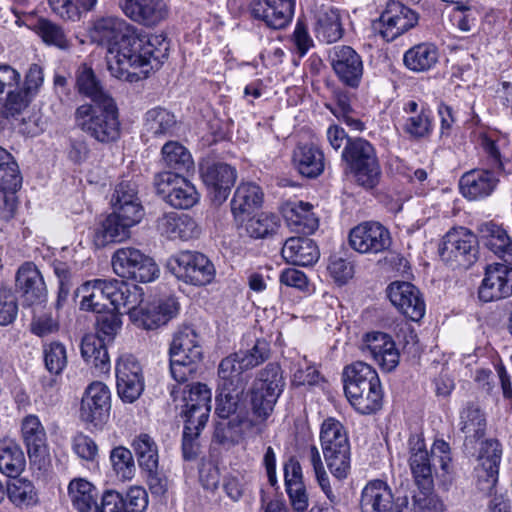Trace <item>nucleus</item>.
Wrapping results in <instances>:
<instances>
[{
    "instance_id": "2eb2a0df",
    "label": "nucleus",
    "mask_w": 512,
    "mask_h": 512,
    "mask_svg": "<svg viewBox=\"0 0 512 512\" xmlns=\"http://www.w3.org/2000/svg\"><path fill=\"white\" fill-rule=\"evenodd\" d=\"M270 356V344L265 339H257L252 348L239 351L224 358L218 367L219 378L233 376L243 378V372L252 369Z\"/></svg>"
},
{
    "instance_id": "2f4dec72",
    "label": "nucleus",
    "mask_w": 512,
    "mask_h": 512,
    "mask_svg": "<svg viewBox=\"0 0 512 512\" xmlns=\"http://www.w3.org/2000/svg\"><path fill=\"white\" fill-rule=\"evenodd\" d=\"M16 288L28 304L41 303L47 293L43 276L31 262H26L19 267L16 274Z\"/></svg>"
},
{
    "instance_id": "b1692460",
    "label": "nucleus",
    "mask_w": 512,
    "mask_h": 512,
    "mask_svg": "<svg viewBox=\"0 0 512 512\" xmlns=\"http://www.w3.org/2000/svg\"><path fill=\"white\" fill-rule=\"evenodd\" d=\"M409 466L419 489L432 490L433 467L431 456L426 448L424 439L420 435H412L409 438Z\"/></svg>"
},
{
    "instance_id": "20e7f679",
    "label": "nucleus",
    "mask_w": 512,
    "mask_h": 512,
    "mask_svg": "<svg viewBox=\"0 0 512 512\" xmlns=\"http://www.w3.org/2000/svg\"><path fill=\"white\" fill-rule=\"evenodd\" d=\"M320 443L325 462L337 479H344L350 471V444L344 426L334 418L324 420Z\"/></svg>"
},
{
    "instance_id": "ddd939ff",
    "label": "nucleus",
    "mask_w": 512,
    "mask_h": 512,
    "mask_svg": "<svg viewBox=\"0 0 512 512\" xmlns=\"http://www.w3.org/2000/svg\"><path fill=\"white\" fill-rule=\"evenodd\" d=\"M131 321L138 327L153 330L174 318L179 312V303L173 297L161 299L156 303L126 307Z\"/></svg>"
},
{
    "instance_id": "f03ea898",
    "label": "nucleus",
    "mask_w": 512,
    "mask_h": 512,
    "mask_svg": "<svg viewBox=\"0 0 512 512\" xmlns=\"http://www.w3.org/2000/svg\"><path fill=\"white\" fill-rule=\"evenodd\" d=\"M82 294L81 309L97 314L106 310H117L133 307L143 302L142 288L123 280L95 279L84 283L79 289Z\"/></svg>"
},
{
    "instance_id": "6ab92c4d",
    "label": "nucleus",
    "mask_w": 512,
    "mask_h": 512,
    "mask_svg": "<svg viewBox=\"0 0 512 512\" xmlns=\"http://www.w3.org/2000/svg\"><path fill=\"white\" fill-rule=\"evenodd\" d=\"M329 58L333 71L345 85L356 88L363 75L360 55L350 46L338 45L331 49Z\"/></svg>"
},
{
    "instance_id": "3c124183",
    "label": "nucleus",
    "mask_w": 512,
    "mask_h": 512,
    "mask_svg": "<svg viewBox=\"0 0 512 512\" xmlns=\"http://www.w3.org/2000/svg\"><path fill=\"white\" fill-rule=\"evenodd\" d=\"M459 426L465 441L473 443L485 435L486 419L479 407L470 403L460 414Z\"/></svg>"
},
{
    "instance_id": "e2e57ef3",
    "label": "nucleus",
    "mask_w": 512,
    "mask_h": 512,
    "mask_svg": "<svg viewBox=\"0 0 512 512\" xmlns=\"http://www.w3.org/2000/svg\"><path fill=\"white\" fill-rule=\"evenodd\" d=\"M110 460L117 476L122 480H130L133 478L136 468L132 452L119 446L114 448L110 454Z\"/></svg>"
},
{
    "instance_id": "c9c22d12",
    "label": "nucleus",
    "mask_w": 512,
    "mask_h": 512,
    "mask_svg": "<svg viewBox=\"0 0 512 512\" xmlns=\"http://www.w3.org/2000/svg\"><path fill=\"white\" fill-rule=\"evenodd\" d=\"M148 506V495L142 487H132L125 499L116 491L104 493V512H144Z\"/></svg>"
},
{
    "instance_id": "13d9d810",
    "label": "nucleus",
    "mask_w": 512,
    "mask_h": 512,
    "mask_svg": "<svg viewBox=\"0 0 512 512\" xmlns=\"http://www.w3.org/2000/svg\"><path fill=\"white\" fill-rule=\"evenodd\" d=\"M34 31L47 45H52L62 50L70 47V42L63 29L50 20L39 19L34 25Z\"/></svg>"
},
{
    "instance_id": "4c0bfd02",
    "label": "nucleus",
    "mask_w": 512,
    "mask_h": 512,
    "mask_svg": "<svg viewBox=\"0 0 512 512\" xmlns=\"http://www.w3.org/2000/svg\"><path fill=\"white\" fill-rule=\"evenodd\" d=\"M295 169L307 178H316L324 171V154L313 144H299L292 155Z\"/></svg>"
},
{
    "instance_id": "864d4df0",
    "label": "nucleus",
    "mask_w": 512,
    "mask_h": 512,
    "mask_svg": "<svg viewBox=\"0 0 512 512\" xmlns=\"http://www.w3.org/2000/svg\"><path fill=\"white\" fill-rule=\"evenodd\" d=\"M366 390L358 392L357 395L346 396L350 404L360 414L367 415L378 411L382 406L383 391L380 380L367 385Z\"/></svg>"
},
{
    "instance_id": "f3484780",
    "label": "nucleus",
    "mask_w": 512,
    "mask_h": 512,
    "mask_svg": "<svg viewBox=\"0 0 512 512\" xmlns=\"http://www.w3.org/2000/svg\"><path fill=\"white\" fill-rule=\"evenodd\" d=\"M116 386L122 400L132 403L139 398L143 389L142 368L130 354L122 355L116 363Z\"/></svg>"
},
{
    "instance_id": "dca6fc26",
    "label": "nucleus",
    "mask_w": 512,
    "mask_h": 512,
    "mask_svg": "<svg viewBox=\"0 0 512 512\" xmlns=\"http://www.w3.org/2000/svg\"><path fill=\"white\" fill-rule=\"evenodd\" d=\"M200 173L213 203L225 202L236 181V169L224 162H208L201 166Z\"/></svg>"
},
{
    "instance_id": "9d476101",
    "label": "nucleus",
    "mask_w": 512,
    "mask_h": 512,
    "mask_svg": "<svg viewBox=\"0 0 512 512\" xmlns=\"http://www.w3.org/2000/svg\"><path fill=\"white\" fill-rule=\"evenodd\" d=\"M154 184L163 200L176 209H189L198 202L196 188L182 175L160 172L155 176Z\"/></svg>"
},
{
    "instance_id": "1a4fd4ad",
    "label": "nucleus",
    "mask_w": 512,
    "mask_h": 512,
    "mask_svg": "<svg viewBox=\"0 0 512 512\" xmlns=\"http://www.w3.org/2000/svg\"><path fill=\"white\" fill-rule=\"evenodd\" d=\"M168 267L178 279L196 286L210 283L215 276L213 263L199 252L182 251L169 260Z\"/></svg>"
},
{
    "instance_id": "cd10ccee",
    "label": "nucleus",
    "mask_w": 512,
    "mask_h": 512,
    "mask_svg": "<svg viewBox=\"0 0 512 512\" xmlns=\"http://www.w3.org/2000/svg\"><path fill=\"white\" fill-rule=\"evenodd\" d=\"M246 381L244 378L228 376L220 378L217 397L216 413L220 419H228L239 413H246L240 407V399L244 392Z\"/></svg>"
},
{
    "instance_id": "a878e982",
    "label": "nucleus",
    "mask_w": 512,
    "mask_h": 512,
    "mask_svg": "<svg viewBox=\"0 0 512 512\" xmlns=\"http://www.w3.org/2000/svg\"><path fill=\"white\" fill-rule=\"evenodd\" d=\"M156 229L160 235L171 239L184 241L198 238L201 228L197 222L187 214L165 212L156 219Z\"/></svg>"
},
{
    "instance_id": "5701e85b",
    "label": "nucleus",
    "mask_w": 512,
    "mask_h": 512,
    "mask_svg": "<svg viewBox=\"0 0 512 512\" xmlns=\"http://www.w3.org/2000/svg\"><path fill=\"white\" fill-rule=\"evenodd\" d=\"M511 295L512 268L500 263L488 265L485 277L479 288V298L484 302H490Z\"/></svg>"
},
{
    "instance_id": "603ef678",
    "label": "nucleus",
    "mask_w": 512,
    "mask_h": 512,
    "mask_svg": "<svg viewBox=\"0 0 512 512\" xmlns=\"http://www.w3.org/2000/svg\"><path fill=\"white\" fill-rule=\"evenodd\" d=\"M315 32L319 39L332 43L342 37V27L337 10L327 7L316 14Z\"/></svg>"
},
{
    "instance_id": "72a5a7b5",
    "label": "nucleus",
    "mask_w": 512,
    "mask_h": 512,
    "mask_svg": "<svg viewBox=\"0 0 512 512\" xmlns=\"http://www.w3.org/2000/svg\"><path fill=\"white\" fill-rule=\"evenodd\" d=\"M497 171L477 169L465 173L460 179V189L464 197L475 200L490 195L497 186Z\"/></svg>"
},
{
    "instance_id": "c756f323",
    "label": "nucleus",
    "mask_w": 512,
    "mask_h": 512,
    "mask_svg": "<svg viewBox=\"0 0 512 512\" xmlns=\"http://www.w3.org/2000/svg\"><path fill=\"white\" fill-rule=\"evenodd\" d=\"M477 232L484 246L506 263L512 264V240L502 225L494 221L481 222Z\"/></svg>"
},
{
    "instance_id": "473e14b6",
    "label": "nucleus",
    "mask_w": 512,
    "mask_h": 512,
    "mask_svg": "<svg viewBox=\"0 0 512 512\" xmlns=\"http://www.w3.org/2000/svg\"><path fill=\"white\" fill-rule=\"evenodd\" d=\"M263 193L254 183H241L231 200V212L239 224H243L261 206Z\"/></svg>"
},
{
    "instance_id": "f704fd0d",
    "label": "nucleus",
    "mask_w": 512,
    "mask_h": 512,
    "mask_svg": "<svg viewBox=\"0 0 512 512\" xmlns=\"http://www.w3.org/2000/svg\"><path fill=\"white\" fill-rule=\"evenodd\" d=\"M313 206L303 201H288L281 207L287 225L297 233L310 234L318 227Z\"/></svg>"
},
{
    "instance_id": "a19ab883",
    "label": "nucleus",
    "mask_w": 512,
    "mask_h": 512,
    "mask_svg": "<svg viewBox=\"0 0 512 512\" xmlns=\"http://www.w3.org/2000/svg\"><path fill=\"white\" fill-rule=\"evenodd\" d=\"M75 86L79 94L89 98L90 103H101L113 99L104 89L101 80L87 64H81L75 73Z\"/></svg>"
},
{
    "instance_id": "0eeeda50",
    "label": "nucleus",
    "mask_w": 512,
    "mask_h": 512,
    "mask_svg": "<svg viewBox=\"0 0 512 512\" xmlns=\"http://www.w3.org/2000/svg\"><path fill=\"white\" fill-rule=\"evenodd\" d=\"M111 264L113 271L121 278L143 283L153 281L159 272L157 264L151 257L132 247L116 250Z\"/></svg>"
},
{
    "instance_id": "79ce46f5",
    "label": "nucleus",
    "mask_w": 512,
    "mask_h": 512,
    "mask_svg": "<svg viewBox=\"0 0 512 512\" xmlns=\"http://www.w3.org/2000/svg\"><path fill=\"white\" fill-rule=\"evenodd\" d=\"M161 162L173 170L172 174L182 175L194 169V161L188 149L177 141H168L161 149Z\"/></svg>"
},
{
    "instance_id": "423d86ee",
    "label": "nucleus",
    "mask_w": 512,
    "mask_h": 512,
    "mask_svg": "<svg viewBox=\"0 0 512 512\" xmlns=\"http://www.w3.org/2000/svg\"><path fill=\"white\" fill-rule=\"evenodd\" d=\"M342 159L360 185L372 188L377 184L380 167L375 150L367 140H349L342 152Z\"/></svg>"
},
{
    "instance_id": "bb28decb",
    "label": "nucleus",
    "mask_w": 512,
    "mask_h": 512,
    "mask_svg": "<svg viewBox=\"0 0 512 512\" xmlns=\"http://www.w3.org/2000/svg\"><path fill=\"white\" fill-rule=\"evenodd\" d=\"M119 4L127 17L146 26H155L168 15L163 0H120Z\"/></svg>"
},
{
    "instance_id": "c85d7f7f",
    "label": "nucleus",
    "mask_w": 512,
    "mask_h": 512,
    "mask_svg": "<svg viewBox=\"0 0 512 512\" xmlns=\"http://www.w3.org/2000/svg\"><path fill=\"white\" fill-rule=\"evenodd\" d=\"M211 396V390L206 384H191L183 397L185 404L182 414L185 417V421L206 424L211 410Z\"/></svg>"
},
{
    "instance_id": "ea45409f",
    "label": "nucleus",
    "mask_w": 512,
    "mask_h": 512,
    "mask_svg": "<svg viewBox=\"0 0 512 512\" xmlns=\"http://www.w3.org/2000/svg\"><path fill=\"white\" fill-rule=\"evenodd\" d=\"M379 376L375 369L365 362L357 361L347 365L343 371V382L345 395L353 394L354 396L363 390L367 385L377 382Z\"/></svg>"
},
{
    "instance_id": "69168bd1",
    "label": "nucleus",
    "mask_w": 512,
    "mask_h": 512,
    "mask_svg": "<svg viewBox=\"0 0 512 512\" xmlns=\"http://www.w3.org/2000/svg\"><path fill=\"white\" fill-rule=\"evenodd\" d=\"M431 490L420 489L413 496L411 507L405 512H443L445 505L440 497L430 492Z\"/></svg>"
},
{
    "instance_id": "338daca9",
    "label": "nucleus",
    "mask_w": 512,
    "mask_h": 512,
    "mask_svg": "<svg viewBox=\"0 0 512 512\" xmlns=\"http://www.w3.org/2000/svg\"><path fill=\"white\" fill-rule=\"evenodd\" d=\"M12 502L17 505H33L37 502V494L33 484L26 479H15L8 488Z\"/></svg>"
},
{
    "instance_id": "bf43d9fd",
    "label": "nucleus",
    "mask_w": 512,
    "mask_h": 512,
    "mask_svg": "<svg viewBox=\"0 0 512 512\" xmlns=\"http://www.w3.org/2000/svg\"><path fill=\"white\" fill-rule=\"evenodd\" d=\"M245 222V230L252 238H264L274 233L279 226L278 217L266 213L254 217L249 216Z\"/></svg>"
},
{
    "instance_id": "37998d69",
    "label": "nucleus",
    "mask_w": 512,
    "mask_h": 512,
    "mask_svg": "<svg viewBox=\"0 0 512 512\" xmlns=\"http://www.w3.org/2000/svg\"><path fill=\"white\" fill-rule=\"evenodd\" d=\"M186 356L188 359L201 360L203 356L199 337L195 330L185 326L175 332L169 348V356Z\"/></svg>"
},
{
    "instance_id": "5fc2aeb1",
    "label": "nucleus",
    "mask_w": 512,
    "mask_h": 512,
    "mask_svg": "<svg viewBox=\"0 0 512 512\" xmlns=\"http://www.w3.org/2000/svg\"><path fill=\"white\" fill-rule=\"evenodd\" d=\"M132 448L141 471L159 466L158 447L146 433H141L132 441Z\"/></svg>"
},
{
    "instance_id": "aec40b11",
    "label": "nucleus",
    "mask_w": 512,
    "mask_h": 512,
    "mask_svg": "<svg viewBox=\"0 0 512 512\" xmlns=\"http://www.w3.org/2000/svg\"><path fill=\"white\" fill-rule=\"evenodd\" d=\"M391 303L407 318L419 321L425 314V303L419 290L410 282H393L387 288Z\"/></svg>"
},
{
    "instance_id": "4d7b16f0",
    "label": "nucleus",
    "mask_w": 512,
    "mask_h": 512,
    "mask_svg": "<svg viewBox=\"0 0 512 512\" xmlns=\"http://www.w3.org/2000/svg\"><path fill=\"white\" fill-rule=\"evenodd\" d=\"M21 183L22 177L14 157L0 147V190L16 192Z\"/></svg>"
},
{
    "instance_id": "0e129e2a",
    "label": "nucleus",
    "mask_w": 512,
    "mask_h": 512,
    "mask_svg": "<svg viewBox=\"0 0 512 512\" xmlns=\"http://www.w3.org/2000/svg\"><path fill=\"white\" fill-rule=\"evenodd\" d=\"M170 373L172 378L178 383H184L192 379L201 360L188 359L186 356H169Z\"/></svg>"
},
{
    "instance_id": "4468645a",
    "label": "nucleus",
    "mask_w": 512,
    "mask_h": 512,
    "mask_svg": "<svg viewBox=\"0 0 512 512\" xmlns=\"http://www.w3.org/2000/svg\"><path fill=\"white\" fill-rule=\"evenodd\" d=\"M389 230L381 223L366 221L358 224L349 233L350 246L359 253L378 254L391 246Z\"/></svg>"
},
{
    "instance_id": "412c9836",
    "label": "nucleus",
    "mask_w": 512,
    "mask_h": 512,
    "mask_svg": "<svg viewBox=\"0 0 512 512\" xmlns=\"http://www.w3.org/2000/svg\"><path fill=\"white\" fill-rule=\"evenodd\" d=\"M110 392L102 382H93L82 398L80 416L85 422L102 425L109 415Z\"/></svg>"
},
{
    "instance_id": "9b49d317",
    "label": "nucleus",
    "mask_w": 512,
    "mask_h": 512,
    "mask_svg": "<svg viewBox=\"0 0 512 512\" xmlns=\"http://www.w3.org/2000/svg\"><path fill=\"white\" fill-rule=\"evenodd\" d=\"M361 512H405L409 509L407 496L394 498L390 487L381 480L366 484L361 493Z\"/></svg>"
},
{
    "instance_id": "6e6552de",
    "label": "nucleus",
    "mask_w": 512,
    "mask_h": 512,
    "mask_svg": "<svg viewBox=\"0 0 512 512\" xmlns=\"http://www.w3.org/2000/svg\"><path fill=\"white\" fill-rule=\"evenodd\" d=\"M477 237L464 227L450 230L440 249L441 258L453 267L467 269L477 259Z\"/></svg>"
},
{
    "instance_id": "a211bd4d",
    "label": "nucleus",
    "mask_w": 512,
    "mask_h": 512,
    "mask_svg": "<svg viewBox=\"0 0 512 512\" xmlns=\"http://www.w3.org/2000/svg\"><path fill=\"white\" fill-rule=\"evenodd\" d=\"M482 450L479 465L475 469L476 486L484 494L495 496L501 459L500 443L495 439L486 440Z\"/></svg>"
},
{
    "instance_id": "680f3d73",
    "label": "nucleus",
    "mask_w": 512,
    "mask_h": 512,
    "mask_svg": "<svg viewBox=\"0 0 512 512\" xmlns=\"http://www.w3.org/2000/svg\"><path fill=\"white\" fill-rule=\"evenodd\" d=\"M119 313L117 310H109L99 314L96 318V334L93 335L105 343L112 342L122 324Z\"/></svg>"
},
{
    "instance_id": "39448f33",
    "label": "nucleus",
    "mask_w": 512,
    "mask_h": 512,
    "mask_svg": "<svg viewBox=\"0 0 512 512\" xmlns=\"http://www.w3.org/2000/svg\"><path fill=\"white\" fill-rule=\"evenodd\" d=\"M284 386L278 364L269 363L258 373L251 389V407L256 418L264 421L271 415Z\"/></svg>"
},
{
    "instance_id": "393cba45",
    "label": "nucleus",
    "mask_w": 512,
    "mask_h": 512,
    "mask_svg": "<svg viewBox=\"0 0 512 512\" xmlns=\"http://www.w3.org/2000/svg\"><path fill=\"white\" fill-rule=\"evenodd\" d=\"M254 18L260 19L272 29L284 28L294 13L293 0H254L250 6Z\"/></svg>"
},
{
    "instance_id": "774afa93",
    "label": "nucleus",
    "mask_w": 512,
    "mask_h": 512,
    "mask_svg": "<svg viewBox=\"0 0 512 512\" xmlns=\"http://www.w3.org/2000/svg\"><path fill=\"white\" fill-rule=\"evenodd\" d=\"M44 361L50 373L60 374L67 364L65 346L60 342H52L44 347Z\"/></svg>"
},
{
    "instance_id": "f257e3e1",
    "label": "nucleus",
    "mask_w": 512,
    "mask_h": 512,
    "mask_svg": "<svg viewBox=\"0 0 512 512\" xmlns=\"http://www.w3.org/2000/svg\"><path fill=\"white\" fill-rule=\"evenodd\" d=\"M93 42L107 49V65L113 76L127 81L140 79L151 70H158L168 57L169 43L159 34L140 36L125 20L115 16L97 19L90 30Z\"/></svg>"
},
{
    "instance_id": "7c9ffc66",
    "label": "nucleus",
    "mask_w": 512,
    "mask_h": 512,
    "mask_svg": "<svg viewBox=\"0 0 512 512\" xmlns=\"http://www.w3.org/2000/svg\"><path fill=\"white\" fill-rule=\"evenodd\" d=\"M365 349L385 371H392L399 363V352L392 338L382 332H373L365 335Z\"/></svg>"
},
{
    "instance_id": "49530a36",
    "label": "nucleus",
    "mask_w": 512,
    "mask_h": 512,
    "mask_svg": "<svg viewBox=\"0 0 512 512\" xmlns=\"http://www.w3.org/2000/svg\"><path fill=\"white\" fill-rule=\"evenodd\" d=\"M105 342L93 334H87L81 342V355L98 373L110 370V359Z\"/></svg>"
},
{
    "instance_id": "e433bc0d",
    "label": "nucleus",
    "mask_w": 512,
    "mask_h": 512,
    "mask_svg": "<svg viewBox=\"0 0 512 512\" xmlns=\"http://www.w3.org/2000/svg\"><path fill=\"white\" fill-rule=\"evenodd\" d=\"M254 426L247 413L236 414L232 418L221 419L214 431V440L223 446L238 444Z\"/></svg>"
},
{
    "instance_id": "c03bdc74",
    "label": "nucleus",
    "mask_w": 512,
    "mask_h": 512,
    "mask_svg": "<svg viewBox=\"0 0 512 512\" xmlns=\"http://www.w3.org/2000/svg\"><path fill=\"white\" fill-rule=\"evenodd\" d=\"M25 465V455L20 445L12 439L0 440V472L16 478L22 473Z\"/></svg>"
},
{
    "instance_id": "052dcab7",
    "label": "nucleus",
    "mask_w": 512,
    "mask_h": 512,
    "mask_svg": "<svg viewBox=\"0 0 512 512\" xmlns=\"http://www.w3.org/2000/svg\"><path fill=\"white\" fill-rule=\"evenodd\" d=\"M206 424H199L193 421H185L182 435V455L187 461L197 458L200 453V432Z\"/></svg>"
},
{
    "instance_id": "de8ad7c7",
    "label": "nucleus",
    "mask_w": 512,
    "mask_h": 512,
    "mask_svg": "<svg viewBox=\"0 0 512 512\" xmlns=\"http://www.w3.org/2000/svg\"><path fill=\"white\" fill-rule=\"evenodd\" d=\"M137 223H130L117 213L112 212L103 221L101 228L95 234V242L98 246H105L112 242H121L129 237V229Z\"/></svg>"
},
{
    "instance_id": "58836bf2",
    "label": "nucleus",
    "mask_w": 512,
    "mask_h": 512,
    "mask_svg": "<svg viewBox=\"0 0 512 512\" xmlns=\"http://www.w3.org/2000/svg\"><path fill=\"white\" fill-rule=\"evenodd\" d=\"M281 254L288 263L298 266H310L319 259L318 247L313 240L306 237L288 238Z\"/></svg>"
},
{
    "instance_id": "4be33fe9",
    "label": "nucleus",
    "mask_w": 512,
    "mask_h": 512,
    "mask_svg": "<svg viewBox=\"0 0 512 512\" xmlns=\"http://www.w3.org/2000/svg\"><path fill=\"white\" fill-rule=\"evenodd\" d=\"M113 212L130 223H139L144 216V208L138 196V185L131 180H123L116 185L111 197Z\"/></svg>"
},
{
    "instance_id": "a18cd8bd",
    "label": "nucleus",
    "mask_w": 512,
    "mask_h": 512,
    "mask_svg": "<svg viewBox=\"0 0 512 512\" xmlns=\"http://www.w3.org/2000/svg\"><path fill=\"white\" fill-rule=\"evenodd\" d=\"M176 125L175 115L168 109L157 106L144 115L143 132L147 136L162 137L171 134Z\"/></svg>"
},
{
    "instance_id": "7ed1b4c3",
    "label": "nucleus",
    "mask_w": 512,
    "mask_h": 512,
    "mask_svg": "<svg viewBox=\"0 0 512 512\" xmlns=\"http://www.w3.org/2000/svg\"><path fill=\"white\" fill-rule=\"evenodd\" d=\"M74 121L82 132L99 143L109 144L120 137L119 113L113 99L78 106Z\"/></svg>"
},
{
    "instance_id": "6e6d98bb",
    "label": "nucleus",
    "mask_w": 512,
    "mask_h": 512,
    "mask_svg": "<svg viewBox=\"0 0 512 512\" xmlns=\"http://www.w3.org/2000/svg\"><path fill=\"white\" fill-rule=\"evenodd\" d=\"M11 90L5 94L0 115L8 121L23 120L22 115L27 110L32 98L21 89L20 83L17 88Z\"/></svg>"
},
{
    "instance_id": "8fccbe9b",
    "label": "nucleus",
    "mask_w": 512,
    "mask_h": 512,
    "mask_svg": "<svg viewBox=\"0 0 512 512\" xmlns=\"http://www.w3.org/2000/svg\"><path fill=\"white\" fill-rule=\"evenodd\" d=\"M21 431L30 459L45 450L46 432L37 416H26L22 421Z\"/></svg>"
},
{
    "instance_id": "f8f14e48",
    "label": "nucleus",
    "mask_w": 512,
    "mask_h": 512,
    "mask_svg": "<svg viewBox=\"0 0 512 512\" xmlns=\"http://www.w3.org/2000/svg\"><path fill=\"white\" fill-rule=\"evenodd\" d=\"M418 22L417 14L400 2L390 1L372 28L379 32L386 41H393Z\"/></svg>"
},
{
    "instance_id": "09e8293b",
    "label": "nucleus",
    "mask_w": 512,
    "mask_h": 512,
    "mask_svg": "<svg viewBox=\"0 0 512 512\" xmlns=\"http://www.w3.org/2000/svg\"><path fill=\"white\" fill-rule=\"evenodd\" d=\"M439 59V52L435 45L421 43L413 46L404 54L405 66L415 72H424L433 68Z\"/></svg>"
}]
</instances>
